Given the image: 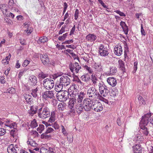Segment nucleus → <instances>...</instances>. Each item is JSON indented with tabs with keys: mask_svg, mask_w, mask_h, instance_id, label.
Segmentation results:
<instances>
[{
	"mask_svg": "<svg viewBox=\"0 0 153 153\" xmlns=\"http://www.w3.org/2000/svg\"><path fill=\"white\" fill-rule=\"evenodd\" d=\"M134 153H142L141 145L140 144H137L133 147Z\"/></svg>",
	"mask_w": 153,
	"mask_h": 153,
	"instance_id": "nucleus-23",
	"label": "nucleus"
},
{
	"mask_svg": "<svg viewBox=\"0 0 153 153\" xmlns=\"http://www.w3.org/2000/svg\"><path fill=\"white\" fill-rule=\"evenodd\" d=\"M137 64H138L137 61H136L134 62V66H133V70L132 72L133 73H134L136 72V71L137 70Z\"/></svg>",
	"mask_w": 153,
	"mask_h": 153,
	"instance_id": "nucleus-50",
	"label": "nucleus"
},
{
	"mask_svg": "<svg viewBox=\"0 0 153 153\" xmlns=\"http://www.w3.org/2000/svg\"><path fill=\"white\" fill-rule=\"evenodd\" d=\"M65 51H66L67 52H68V53H69L72 56H76V54L72 52H73L72 50H71L69 49H67L65 50Z\"/></svg>",
	"mask_w": 153,
	"mask_h": 153,
	"instance_id": "nucleus-58",
	"label": "nucleus"
},
{
	"mask_svg": "<svg viewBox=\"0 0 153 153\" xmlns=\"http://www.w3.org/2000/svg\"><path fill=\"white\" fill-rule=\"evenodd\" d=\"M74 91H70V92L71 93L70 95H72V97H71L69 99V100L68 103V107L75 106L74 105L76 101V99L74 97V96H76V94H74Z\"/></svg>",
	"mask_w": 153,
	"mask_h": 153,
	"instance_id": "nucleus-15",
	"label": "nucleus"
},
{
	"mask_svg": "<svg viewBox=\"0 0 153 153\" xmlns=\"http://www.w3.org/2000/svg\"><path fill=\"white\" fill-rule=\"evenodd\" d=\"M134 153H142L141 145L140 144H137L133 147Z\"/></svg>",
	"mask_w": 153,
	"mask_h": 153,
	"instance_id": "nucleus-22",
	"label": "nucleus"
},
{
	"mask_svg": "<svg viewBox=\"0 0 153 153\" xmlns=\"http://www.w3.org/2000/svg\"><path fill=\"white\" fill-rule=\"evenodd\" d=\"M59 82L65 86H67L70 84V79L65 74L64 75L62 76L60 78Z\"/></svg>",
	"mask_w": 153,
	"mask_h": 153,
	"instance_id": "nucleus-9",
	"label": "nucleus"
},
{
	"mask_svg": "<svg viewBox=\"0 0 153 153\" xmlns=\"http://www.w3.org/2000/svg\"><path fill=\"white\" fill-rule=\"evenodd\" d=\"M68 7V5L67 3L66 2L64 3V9L63 12V14H64L67 8Z\"/></svg>",
	"mask_w": 153,
	"mask_h": 153,
	"instance_id": "nucleus-60",
	"label": "nucleus"
},
{
	"mask_svg": "<svg viewBox=\"0 0 153 153\" xmlns=\"http://www.w3.org/2000/svg\"><path fill=\"white\" fill-rule=\"evenodd\" d=\"M68 33H66L63 34L62 36H59L58 37V39L60 41H62L66 38L68 35Z\"/></svg>",
	"mask_w": 153,
	"mask_h": 153,
	"instance_id": "nucleus-49",
	"label": "nucleus"
},
{
	"mask_svg": "<svg viewBox=\"0 0 153 153\" xmlns=\"http://www.w3.org/2000/svg\"><path fill=\"white\" fill-rule=\"evenodd\" d=\"M48 41V39L47 37L44 36L40 37L37 41V43L39 44L41 43H44Z\"/></svg>",
	"mask_w": 153,
	"mask_h": 153,
	"instance_id": "nucleus-35",
	"label": "nucleus"
},
{
	"mask_svg": "<svg viewBox=\"0 0 153 153\" xmlns=\"http://www.w3.org/2000/svg\"><path fill=\"white\" fill-rule=\"evenodd\" d=\"M44 87L47 90H50L52 89L54 85V81L51 78H46L43 82Z\"/></svg>",
	"mask_w": 153,
	"mask_h": 153,
	"instance_id": "nucleus-4",
	"label": "nucleus"
},
{
	"mask_svg": "<svg viewBox=\"0 0 153 153\" xmlns=\"http://www.w3.org/2000/svg\"><path fill=\"white\" fill-rule=\"evenodd\" d=\"M6 133V130L3 128H0V136L4 135Z\"/></svg>",
	"mask_w": 153,
	"mask_h": 153,
	"instance_id": "nucleus-54",
	"label": "nucleus"
},
{
	"mask_svg": "<svg viewBox=\"0 0 153 153\" xmlns=\"http://www.w3.org/2000/svg\"><path fill=\"white\" fill-rule=\"evenodd\" d=\"M69 92L66 91H62L57 93L56 98L59 101H65L69 98Z\"/></svg>",
	"mask_w": 153,
	"mask_h": 153,
	"instance_id": "nucleus-3",
	"label": "nucleus"
},
{
	"mask_svg": "<svg viewBox=\"0 0 153 153\" xmlns=\"http://www.w3.org/2000/svg\"><path fill=\"white\" fill-rule=\"evenodd\" d=\"M110 72L111 74H114L116 73L117 71V68L115 66H112L110 67Z\"/></svg>",
	"mask_w": 153,
	"mask_h": 153,
	"instance_id": "nucleus-42",
	"label": "nucleus"
},
{
	"mask_svg": "<svg viewBox=\"0 0 153 153\" xmlns=\"http://www.w3.org/2000/svg\"><path fill=\"white\" fill-rule=\"evenodd\" d=\"M75 112L78 115L83 112L84 107L82 103H77L75 105Z\"/></svg>",
	"mask_w": 153,
	"mask_h": 153,
	"instance_id": "nucleus-18",
	"label": "nucleus"
},
{
	"mask_svg": "<svg viewBox=\"0 0 153 153\" xmlns=\"http://www.w3.org/2000/svg\"><path fill=\"white\" fill-rule=\"evenodd\" d=\"M138 99L139 101V104L140 105H144L146 104L145 101L142 96L139 95L138 97Z\"/></svg>",
	"mask_w": 153,
	"mask_h": 153,
	"instance_id": "nucleus-40",
	"label": "nucleus"
},
{
	"mask_svg": "<svg viewBox=\"0 0 153 153\" xmlns=\"http://www.w3.org/2000/svg\"><path fill=\"white\" fill-rule=\"evenodd\" d=\"M68 114L70 116L74 114L75 113V106L68 107Z\"/></svg>",
	"mask_w": 153,
	"mask_h": 153,
	"instance_id": "nucleus-34",
	"label": "nucleus"
},
{
	"mask_svg": "<svg viewBox=\"0 0 153 153\" xmlns=\"http://www.w3.org/2000/svg\"><path fill=\"white\" fill-rule=\"evenodd\" d=\"M75 25H74L70 31V34H69L70 36H71L72 35L74 34V33L75 31Z\"/></svg>",
	"mask_w": 153,
	"mask_h": 153,
	"instance_id": "nucleus-63",
	"label": "nucleus"
},
{
	"mask_svg": "<svg viewBox=\"0 0 153 153\" xmlns=\"http://www.w3.org/2000/svg\"><path fill=\"white\" fill-rule=\"evenodd\" d=\"M29 80L30 81V82L32 85L35 86L36 85L37 82V79L36 77L34 75L30 76L29 78Z\"/></svg>",
	"mask_w": 153,
	"mask_h": 153,
	"instance_id": "nucleus-24",
	"label": "nucleus"
},
{
	"mask_svg": "<svg viewBox=\"0 0 153 153\" xmlns=\"http://www.w3.org/2000/svg\"><path fill=\"white\" fill-rule=\"evenodd\" d=\"M84 68L90 74H92L93 73V70L90 67L87 65L84 66Z\"/></svg>",
	"mask_w": 153,
	"mask_h": 153,
	"instance_id": "nucleus-48",
	"label": "nucleus"
},
{
	"mask_svg": "<svg viewBox=\"0 0 153 153\" xmlns=\"http://www.w3.org/2000/svg\"><path fill=\"white\" fill-rule=\"evenodd\" d=\"M7 151L8 153H17L13 144H11L8 147Z\"/></svg>",
	"mask_w": 153,
	"mask_h": 153,
	"instance_id": "nucleus-32",
	"label": "nucleus"
},
{
	"mask_svg": "<svg viewBox=\"0 0 153 153\" xmlns=\"http://www.w3.org/2000/svg\"><path fill=\"white\" fill-rule=\"evenodd\" d=\"M85 94L82 92H80L79 94L78 95V97L77 99V103H81L82 102L83 99L84 98Z\"/></svg>",
	"mask_w": 153,
	"mask_h": 153,
	"instance_id": "nucleus-33",
	"label": "nucleus"
},
{
	"mask_svg": "<svg viewBox=\"0 0 153 153\" xmlns=\"http://www.w3.org/2000/svg\"><path fill=\"white\" fill-rule=\"evenodd\" d=\"M115 12L119 14L120 16H126V15L124 13L121 12L120 10H117Z\"/></svg>",
	"mask_w": 153,
	"mask_h": 153,
	"instance_id": "nucleus-64",
	"label": "nucleus"
},
{
	"mask_svg": "<svg viewBox=\"0 0 153 153\" xmlns=\"http://www.w3.org/2000/svg\"><path fill=\"white\" fill-rule=\"evenodd\" d=\"M122 29L124 33L126 35L127 34L128 31V26L126 25L124 27H123Z\"/></svg>",
	"mask_w": 153,
	"mask_h": 153,
	"instance_id": "nucleus-57",
	"label": "nucleus"
},
{
	"mask_svg": "<svg viewBox=\"0 0 153 153\" xmlns=\"http://www.w3.org/2000/svg\"><path fill=\"white\" fill-rule=\"evenodd\" d=\"M38 109V106H37L32 105L30 106V110L28 111V113L30 115L32 116L37 112Z\"/></svg>",
	"mask_w": 153,
	"mask_h": 153,
	"instance_id": "nucleus-19",
	"label": "nucleus"
},
{
	"mask_svg": "<svg viewBox=\"0 0 153 153\" xmlns=\"http://www.w3.org/2000/svg\"><path fill=\"white\" fill-rule=\"evenodd\" d=\"M14 4V1L13 0H9L8 5V7L10 8H11Z\"/></svg>",
	"mask_w": 153,
	"mask_h": 153,
	"instance_id": "nucleus-61",
	"label": "nucleus"
},
{
	"mask_svg": "<svg viewBox=\"0 0 153 153\" xmlns=\"http://www.w3.org/2000/svg\"><path fill=\"white\" fill-rule=\"evenodd\" d=\"M92 105V110L95 111L100 112L102 110L103 108L102 104L100 102H94Z\"/></svg>",
	"mask_w": 153,
	"mask_h": 153,
	"instance_id": "nucleus-14",
	"label": "nucleus"
},
{
	"mask_svg": "<svg viewBox=\"0 0 153 153\" xmlns=\"http://www.w3.org/2000/svg\"><path fill=\"white\" fill-rule=\"evenodd\" d=\"M65 108V103H60L58 105V108L59 110L63 111Z\"/></svg>",
	"mask_w": 153,
	"mask_h": 153,
	"instance_id": "nucleus-41",
	"label": "nucleus"
},
{
	"mask_svg": "<svg viewBox=\"0 0 153 153\" xmlns=\"http://www.w3.org/2000/svg\"><path fill=\"white\" fill-rule=\"evenodd\" d=\"M114 52L115 55L120 56L123 53L122 46L120 45H117L114 48Z\"/></svg>",
	"mask_w": 153,
	"mask_h": 153,
	"instance_id": "nucleus-17",
	"label": "nucleus"
},
{
	"mask_svg": "<svg viewBox=\"0 0 153 153\" xmlns=\"http://www.w3.org/2000/svg\"><path fill=\"white\" fill-rule=\"evenodd\" d=\"M124 57L125 58H128L127 54L129 52V48L127 43L124 44Z\"/></svg>",
	"mask_w": 153,
	"mask_h": 153,
	"instance_id": "nucleus-37",
	"label": "nucleus"
},
{
	"mask_svg": "<svg viewBox=\"0 0 153 153\" xmlns=\"http://www.w3.org/2000/svg\"><path fill=\"white\" fill-rule=\"evenodd\" d=\"M101 95L104 97H106L108 93L109 90L103 82H99L98 85Z\"/></svg>",
	"mask_w": 153,
	"mask_h": 153,
	"instance_id": "nucleus-5",
	"label": "nucleus"
},
{
	"mask_svg": "<svg viewBox=\"0 0 153 153\" xmlns=\"http://www.w3.org/2000/svg\"><path fill=\"white\" fill-rule=\"evenodd\" d=\"M107 82L110 85L113 87L115 86L117 83L116 78L114 77H109L108 78Z\"/></svg>",
	"mask_w": 153,
	"mask_h": 153,
	"instance_id": "nucleus-21",
	"label": "nucleus"
},
{
	"mask_svg": "<svg viewBox=\"0 0 153 153\" xmlns=\"http://www.w3.org/2000/svg\"><path fill=\"white\" fill-rule=\"evenodd\" d=\"M30 24L31 23L30 22H26L23 25L24 26H25L27 28V29L25 30V32L28 35L30 34L32 32V30L31 29H29L28 28L30 26Z\"/></svg>",
	"mask_w": 153,
	"mask_h": 153,
	"instance_id": "nucleus-28",
	"label": "nucleus"
},
{
	"mask_svg": "<svg viewBox=\"0 0 153 153\" xmlns=\"http://www.w3.org/2000/svg\"><path fill=\"white\" fill-rule=\"evenodd\" d=\"M94 102L88 98H85L83 100L82 105L84 107V109L87 112H89L91 111Z\"/></svg>",
	"mask_w": 153,
	"mask_h": 153,
	"instance_id": "nucleus-2",
	"label": "nucleus"
},
{
	"mask_svg": "<svg viewBox=\"0 0 153 153\" xmlns=\"http://www.w3.org/2000/svg\"><path fill=\"white\" fill-rule=\"evenodd\" d=\"M61 127L62 128V133L65 136L68 135V133L65 130L64 127L63 125H61Z\"/></svg>",
	"mask_w": 153,
	"mask_h": 153,
	"instance_id": "nucleus-59",
	"label": "nucleus"
},
{
	"mask_svg": "<svg viewBox=\"0 0 153 153\" xmlns=\"http://www.w3.org/2000/svg\"><path fill=\"white\" fill-rule=\"evenodd\" d=\"M91 80L93 82V84L95 85L96 84L97 81L98 80V79L97 77V75H93V74L91 76Z\"/></svg>",
	"mask_w": 153,
	"mask_h": 153,
	"instance_id": "nucleus-43",
	"label": "nucleus"
},
{
	"mask_svg": "<svg viewBox=\"0 0 153 153\" xmlns=\"http://www.w3.org/2000/svg\"><path fill=\"white\" fill-rule=\"evenodd\" d=\"M66 28V25H63L60 30H59V34H62L63 33H64L65 31V29Z\"/></svg>",
	"mask_w": 153,
	"mask_h": 153,
	"instance_id": "nucleus-53",
	"label": "nucleus"
},
{
	"mask_svg": "<svg viewBox=\"0 0 153 153\" xmlns=\"http://www.w3.org/2000/svg\"><path fill=\"white\" fill-rule=\"evenodd\" d=\"M38 89L39 88L38 86L36 87L35 88H32L31 90L32 92L31 93V94L35 98L38 97Z\"/></svg>",
	"mask_w": 153,
	"mask_h": 153,
	"instance_id": "nucleus-27",
	"label": "nucleus"
},
{
	"mask_svg": "<svg viewBox=\"0 0 153 153\" xmlns=\"http://www.w3.org/2000/svg\"><path fill=\"white\" fill-rule=\"evenodd\" d=\"M74 41L73 39H71L69 40H67L65 41V42H62V44H69L71 43H72Z\"/></svg>",
	"mask_w": 153,
	"mask_h": 153,
	"instance_id": "nucleus-62",
	"label": "nucleus"
},
{
	"mask_svg": "<svg viewBox=\"0 0 153 153\" xmlns=\"http://www.w3.org/2000/svg\"><path fill=\"white\" fill-rule=\"evenodd\" d=\"M44 129V126L43 124H40L37 130L39 133H41Z\"/></svg>",
	"mask_w": 153,
	"mask_h": 153,
	"instance_id": "nucleus-46",
	"label": "nucleus"
},
{
	"mask_svg": "<svg viewBox=\"0 0 153 153\" xmlns=\"http://www.w3.org/2000/svg\"><path fill=\"white\" fill-rule=\"evenodd\" d=\"M42 97L45 99L48 98H52L54 96L53 92L52 91H46L42 93Z\"/></svg>",
	"mask_w": 153,
	"mask_h": 153,
	"instance_id": "nucleus-16",
	"label": "nucleus"
},
{
	"mask_svg": "<svg viewBox=\"0 0 153 153\" xmlns=\"http://www.w3.org/2000/svg\"><path fill=\"white\" fill-rule=\"evenodd\" d=\"M73 81L76 83H77L78 84H80L81 85H82L83 83L77 76H75V77H74V79H73Z\"/></svg>",
	"mask_w": 153,
	"mask_h": 153,
	"instance_id": "nucleus-45",
	"label": "nucleus"
},
{
	"mask_svg": "<svg viewBox=\"0 0 153 153\" xmlns=\"http://www.w3.org/2000/svg\"><path fill=\"white\" fill-rule=\"evenodd\" d=\"M99 3L104 8L107 9H108V6L105 5L104 3L103 2L102 0H98Z\"/></svg>",
	"mask_w": 153,
	"mask_h": 153,
	"instance_id": "nucleus-55",
	"label": "nucleus"
},
{
	"mask_svg": "<svg viewBox=\"0 0 153 153\" xmlns=\"http://www.w3.org/2000/svg\"><path fill=\"white\" fill-rule=\"evenodd\" d=\"M63 85L60 83L59 82H56L55 85V90L58 92H61L62 91Z\"/></svg>",
	"mask_w": 153,
	"mask_h": 153,
	"instance_id": "nucleus-26",
	"label": "nucleus"
},
{
	"mask_svg": "<svg viewBox=\"0 0 153 153\" xmlns=\"http://www.w3.org/2000/svg\"><path fill=\"white\" fill-rule=\"evenodd\" d=\"M45 153H56L55 148L53 147H49L47 152Z\"/></svg>",
	"mask_w": 153,
	"mask_h": 153,
	"instance_id": "nucleus-51",
	"label": "nucleus"
},
{
	"mask_svg": "<svg viewBox=\"0 0 153 153\" xmlns=\"http://www.w3.org/2000/svg\"><path fill=\"white\" fill-rule=\"evenodd\" d=\"M98 53L100 56L104 57L108 56L109 53L107 47L102 44H101L99 46Z\"/></svg>",
	"mask_w": 153,
	"mask_h": 153,
	"instance_id": "nucleus-8",
	"label": "nucleus"
},
{
	"mask_svg": "<svg viewBox=\"0 0 153 153\" xmlns=\"http://www.w3.org/2000/svg\"><path fill=\"white\" fill-rule=\"evenodd\" d=\"M81 79L82 81L87 82L90 81L91 77L88 74H86L81 76Z\"/></svg>",
	"mask_w": 153,
	"mask_h": 153,
	"instance_id": "nucleus-30",
	"label": "nucleus"
},
{
	"mask_svg": "<svg viewBox=\"0 0 153 153\" xmlns=\"http://www.w3.org/2000/svg\"><path fill=\"white\" fill-rule=\"evenodd\" d=\"M87 95L89 97L95 98L100 96V94L97 90L93 87H92L88 90Z\"/></svg>",
	"mask_w": 153,
	"mask_h": 153,
	"instance_id": "nucleus-7",
	"label": "nucleus"
},
{
	"mask_svg": "<svg viewBox=\"0 0 153 153\" xmlns=\"http://www.w3.org/2000/svg\"><path fill=\"white\" fill-rule=\"evenodd\" d=\"M48 74L44 73L43 71H41L38 74V77L39 79H44L48 76Z\"/></svg>",
	"mask_w": 153,
	"mask_h": 153,
	"instance_id": "nucleus-36",
	"label": "nucleus"
},
{
	"mask_svg": "<svg viewBox=\"0 0 153 153\" xmlns=\"http://www.w3.org/2000/svg\"><path fill=\"white\" fill-rule=\"evenodd\" d=\"M27 143L28 145L29 144L35 147L37 145V144L36 142L31 139H28L27 141Z\"/></svg>",
	"mask_w": 153,
	"mask_h": 153,
	"instance_id": "nucleus-38",
	"label": "nucleus"
},
{
	"mask_svg": "<svg viewBox=\"0 0 153 153\" xmlns=\"http://www.w3.org/2000/svg\"><path fill=\"white\" fill-rule=\"evenodd\" d=\"M54 131L53 129L51 127H48L46 131L41 135V138L42 139H48L51 137L50 134H49L53 132Z\"/></svg>",
	"mask_w": 153,
	"mask_h": 153,
	"instance_id": "nucleus-12",
	"label": "nucleus"
},
{
	"mask_svg": "<svg viewBox=\"0 0 153 153\" xmlns=\"http://www.w3.org/2000/svg\"><path fill=\"white\" fill-rule=\"evenodd\" d=\"M30 62V60L26 59L24 61V62L22 64V65L24 67H25L28 65Z\"/></svg>",
	"mask_w": 153,
	"mask_h": 153,
	"instance_id": "nucleus-52",
	"label": "nucleus"
},
{
	"mask_svg": "<svg viewBox=\"0 0 153 153\" xmlns=\"http://www.w3.org/2000/svg\"><path fill=\"white\" fill-rule=\"evenodd\" d=\"M24 97L26 101L27 104L31 105L33 103V98L32 96L28 94H25L24 95Z\"/></svg>",
	"mask_w": 153,
	"mask_h": 153,
	"instance_id": "nucleus-20",
	"label": "nucleus"
},
{
	"mask_svg": "<svg viewBox=\"0 0 153 153\" xmlns=\"http://www.w3.org/2000/svg\"><path fill=\"white\" fill-rule=\"evenodd\" d=\"M17 131L16 128H14L13 129L11 130L10 131L11 136L14 138L17 135Z\"/></svg>",
	"mask_w": 153,
	"mask_h": 153,
	"instance_id": "nucleus-39",
	"label": "nucleus"
},
{
	"mask_svg": "<svg viewBox=\"0 0 153 153\" xmlns=\"http://www.w3.org/2000/svg\"><path fill=\"white\" fill-rule=\"evenodd\" d=\"M97 38V36L91 33L89 34L86 37V39L91 42L94 41Z\"/></svg>",
	"mask_w": 153,
	"mask_h": 153,
	"instance_id": "nucleus-25",
	"label": "nucleus"
},
{
	"mask_svg": "<svg viewBox=\"0 0 153 153\" xmlns=\"http://www.w3.org/2000/svg\"><path fill=\"white\" fill-rule=\"evenodd\" d=\"M30 126L32 128H34L37 126L38 125L35 119H34L33 120L31 121Z\"/></svg>",
	"mask_w": 153,
	"mask_h": 153,
	"instance_id": "nucleus-44",
	"label": "nucleus"
},
{
	"mask_svg": "<svg viewBox=\"0 0 153 153\" xmlns=\"http://www.w3.org/2000/svg\"><path fill=\"white\" fill-rule=\"evenodd\" d=\"M94 66L96 70L98 72H100L103 70L102 66L101 65L100 63H95Z\"/></svg>",
	"mask_w": 153,
	"mask_h": 153,
	"instance_id": "nucleus-31",
	"label": "nucleus"
},
{
	"mask_svg": "<svg viewBox=\"0 0 153 153\" xmlns=\"http://www.w3.org/2000/svg\"><path fill=\"white\" fill-rule=\"evenodd\" d=\"M50 111L49 109L47 107H45L41 114L39 115V117L43 119L50 117Z\"/></svg>",
	"mask_w": 153,
	"mask_h": 153,
	"instance_id": "nucleus-11",
	"label": "nucleus"
},
{
	"mask_svg": "<svg viewBox=\"0 0 153 153\" xmlns=\"http://www.w3.org/2000/svg\"><path fill=\"white\" fill-rule=\"evenodd\" d=\"M40 59L43 64L45 66L49 65L50 64V60L47 54H41L40 56Z\"/></svg>",
	"mask_w": 153,
	"mask_h": 153,
	"instance_id": "nucleus-13",
	"label": "nucleus"
},
{
	"mask_svg": "<svg viewBox=\"0 0 153 153\" xmlns=\"http://www.w3.org/2000/svg\"><path fill=\"white\" fill-rule=\"evenodd\" d=\"M118 64L119 68L123 71V73L124 74L126 72L125 63L122 60H119L118 61Z\"/></svg>",
	"mask_w": 153,
	"mask_h": 153,
	"instance_id": "nucleus-29",
	"label": "nucleus"
},
{
	"mask_svg": "<svg viewBox=\"0 0 153 153\" xmlns=\"http://www.w3.org/2000/svg\"><path fill=\"white\" fill-rule=\"evenodd\" d=\"M150 117V114H146L142 116V119L140 122V130L144 136H147L149 134L148 128L146 127L149 123V119Z\"/></svg>",
	"mask_w": 153,
	"mask_h": 153,
	"instance_id": "nucleus-1",
	"label": "nucleus"
},
{
	"mask_svg": "<svg viewBox=\"0 0 153 153\" xmlns=\"http://www.w3.org/2000/svg\"><path fill=\"white\" fill-rule=\"evenodd\" d=\"M147 114H150V117H149V122L153 126V116H152V114L151 113H148Z\"/></svg>",
	"mask_w": 153,
	"mask_h": 153,
	"instance_id": "nucleus-56",
	"label": "nucleus"
},
{
	"mask_svg": "<svg viewBox=\"0 0 153 153\" xmlns=\"http://www.w3.org/2000/svg\"><path fill=\"white\" fill-rule=\"evenodd\" d=\"M69 67L71 71L73 74L77 73L81 68V66L76 62L74 63L71 62Z\"/></svg>",
	"mask_w": 153,
	"mask_h": 153,
	"instance_id": "nucleus-6",
	"label": "nucleus"
},
{
	"mask_svg": "<svg viewBox=\"0 0 153 153\" xmlns=\"http://www.w3.org/2000/svg\"><path fill=\"white\" fill-rule=\"evenodd\" d=\"M4 125L10 128H13V129L14 128H15V127H16V124L15 123H10V124H5Z\"/></svg>",
	"mask_w": 153,
	"mask_h": 153,
	"instance_id": "nucleus-47",
	"label": "nucleus"
},
{
	"mask_svg": "<svg viewBox=\"0 0 153 153\" xmlns=\"http://www.w3.org/2000/svg\"><path fill=\"white\" fill-rule=\"evenodd\" d=\"M0 7L3 14L5 15L6 16L10 17L12 18H13L14 17V15L13 14L11 13H9L7 12V7L5 4L0 5Z\"/></svg>",
	"mask_w": 153,
	"mask_h": 153,
	"instance_id": "nucleus-10",
	"label": "nucleus"
}]
</instances>
